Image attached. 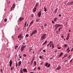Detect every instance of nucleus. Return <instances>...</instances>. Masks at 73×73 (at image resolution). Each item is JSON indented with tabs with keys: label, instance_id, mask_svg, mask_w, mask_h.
Segmentation results:
<instances>
[{
	"label": "nucleus",
	"instance_id": "nucleus-9",
	"mask_svg": "<svg viewBox=\"0 0 73 73\" xmlns=\"http://www.w3.org/2000/svg\"><path fill=\"white\" fill-rule=\"evenodd\" d=\"M36 9H37V7H35L33 10V12H35L36 11Z\"/></svg>",
	"mask_w": 73,
	"mask_h": 73
},
{
	"label": "nucleus",
	"instance_id": "nucleus-58",
	"mask_svg": "<svg viewBox=\"0 0 73 73\" xmlns=\"http://www.w3.org/2000/svg\"><path fill=\"white\" fill-rule=\"evenodd\" d=\"M12 67H11V70H12Z\"/></svg>",
	"mask_w": 73,
	"mask_h": 73
},
{
	"label": "nucleus",
	"instance_id": "nucleus-42",
	"mask_svg": "<svg viewBox=\"0 0 73 73\" xmlns=\"http://www.w3.org/2000/svg\"><path fill=\"white\" fill-rule=\"evenodd\" d=\"M5 22H7V19H4Z\"/></svg>",
	"mask_w": 73,
	"mask_h": 73
},
{
	"label": "nucleus",
	"instance_id": "nucleus-11",
	"mask_svg": "<svg viewBox=\"0 0 73 73\" xmlns=\"http://www.w3.org/2000/svg\"><path fill=\"white\" fill-rule=\"evenodd\" d=\"M23 71L24 72H27V70L26 68H23Z\"/></svg>",
	"mask_w": 73,
	"mask_h": 73
},
{
	"label": "nucleus",
	"instance_id": "nucleus-49",
	"mask_svg": "<svg viewBox=\"0 0 73 73\" xmlns=\"http://www.w3.org/2000/svg\"><path fill=\"white\" fill-rule=\"evenodd\" d=\"M47 25L45 23V24L44 25V26H45V27H46Z\"/></svg>",
	"mask_w": 73,
	"mask_h": 73
},
{
	"label": "nucleus",
	"instance_id": "nucleus-23",
	"mask_svg": "<svg viewBox=\"0 0 73 73\" xmlns=\"http://www.w3.org/2000/svg\"><path fill=\"white\" fill-rule=\"evenodd\" d=\"M9 63L10 64H12V61L11 60L10 61Z\"/></svg>",
	"mask_w": 73,
	"mask_h": 73
},
{
	"label": "nucleus",
	"instance_id": "nucleus-56",
	"mask_svg": "<svg viewBox=\"0 0 73 73\" xmlns=\"http://www.w3.org/2000/svg\"><path fill=\"white\" fill-rule=\"evenodd\" d=\"M21 57H22V56H20V57H19V58H21Z\"/></svg>",
	"mask_w": 73,
	"mask_h": 73
},
{
	"label": "nucleus",
	"instance_id": "nucleus-46",
	"mask_svg": "<svg viewBox=\"0 0 73 73\" xmlns=\"http://www.w3.org/2000/svg\"><path fill=\"white\" fill-rule=\"evenodd\" d=\"M52 24H54V22L53 21H52Z\"/></svg>",
	"mask_w": 73,
	"mask_h": 73
},
{
	"label": "nucleus",
	"instance_id": "nucleus-63",
	"mask_svg": "<svg viewBox=\"0 0 73 73\" xmlns=\"http://www.w3.org/2000/svg\"><path fill=\"white\" fill-rule=\"evenodd\" d=\"M73 1L72 2H71V4H73Z\"/></svg>",
	"mask_w": 73,
	"mask_h": 73
},
{
	"label": "nucleus",
	"instance_id": "nucleus-61",
	"mask_svg": "<svg viewBox=\"0 0 73 73\" xmlns=\"http://www.w3.org/2000/svg\"><path fill=\"white\" fill-rule=\"evenodd\" d=\"M3 71V70L2 69L1 70V72H2V71Z\"/></svg>",
	"mask_w": 73,
	"mask_h": 73
},
{
	"label": "nucleus",
	"instance_id": "nucleus-50",
	"mask_svg": "<svg viewBox=\"0 0 73 73\" xmlns=\"http://www.w3.org/2000/svg\"><path fill=\"white\" fill-rule=\"evenodd\" d=\"M72 61H73V59H72L70 61V62H72Z\"/></svg>",
	"mask_w": 73,
	"mask_h": 73
},
{
	"label": "nucleus",
	"instance_id": "nucleus-29",
	"mask_svg": "<svg viewBox=\"0 0 73 73\" xmlns=\"http://www.w3.org/2000/svg\"><path fill=\"white\" fill-rule=\"evenodd\" d=\"M33 20L30 23V25H32V24H33Z\"/></svg>",
	"mask_w": 73,
	"mask_h": 73
},
{
	"label": "nucleus",
	"instance_id": "nucleus-15",
	"mask_svg": "<svg viewBox=\"0 0 73 73\" xmlns=\"http://www.w3.org/2000/svg\"><path fill=\"white\" fill-rule=\"evenodd\" d=\"M47 43V40H46L43 43L42 45H45V44H46Z\"/></svg>",
	"mask_w": 73,
	"mask_h": 73
},
{
	"label": "nucleus",
	"instance_id": "nucleus-13",
	"mask_svg": "<svg viewBox=\"0 0 73 73\" xmlns=\"http://www.w3.org/2000/svg\"><path fill=\"white\" fill-rule=\"evenodd\" d=\"M44 11H45V12L47 11V9H46V8L45 7H44Z\"/></svg>",
	"mask_w": 73,
	"mask_h": 73
},
{
	"label": "nucleus",
	"instance_id": "nucleus-53",
	"mask_svg": "<svg viewBox=\"0 0 73 73\" xmlns=\"http://www.w3.org/2000/svg\"><path fill=\"white\" fill-rule=\"evenodd\" d=\"M18 66H19H19H21V64H18Z\"/></svg>",
	"mask_w": 73,
	"mask_h": 73
},
{
	"label": "nucleus",
	"instance_id": "nucleus-33",
	"mask_svg": "<svg viewBox=\"0 0 73 73\" xmlns=\"http://www.w3.org/2000/svg\"><path fill=\"white\" fill-rule=\"evenodd\" d=\"M64 57H67V56H68V55H67V54H66L64 55Z\"/></svg>",
	"mask_w": 73,
	"mask_h": 73
},
{
	"label": "nucleus",
	"instance_id": "nucleus-48",
	"mask_svg": "<svg viewBox=\"0 0 73 73\" xmlns=\"http://www.w3.org/2000/svg\"><path fill=\"white\" fill-rule=\"evenodd\" d=\"M61 37L62 38H63V39H64V36H61Z\"/></svg>",
	"mask_w": 73,
	"mask_h": 73
},
{
	"label": "nucleus",
	"instance_id": "nucleus-14",
	"mask_svg": "<svg viewBox=\"0 0 73 73\" xmlns=\"http://www.w3.org/2000/svg\"><path fill=\"white\" fill-rule=\"evenodd\" d=\"M37 30H35L33 32V33L34 34H36V33H37Z\"/></svg>",
	"mask_w": 73,
	"mask_h": 73
},
{
	"label": "nucleus",
	"instance_id": "nucleus-28",
	"mask_svg": "<svg viewBox=\"0 0 73 73\" xmlns=\"http://www.w3.org/2000/svg\"><path fill=\"white\" fill-rule=\"evenodd\" d=\"M52 49H53V48H54L55 47V46H54V44H53L52 45Z\"/></svg>",
	"mask_w": 73,
	"mask_h": 73
},
{
	"label": "nucleus",
	"instance_id": "nucleus-44",
	"mask_svg": "<svg viewBox=\"0 0 73 73\" xmlns=\"http://www.w3.org/2000/svg\"><path fill=\"white\" fill-rule=\"evenodd\" d=\"M38 69L39 70H40V67H38Z\"/></svg>",
	"mask_w": 73,
	"mask_h": 73
},
{
	"label": "nucleus",
	"instance_id": "nucleus-43",
	"mask_svg": "<svg viewBox=\"0 0 73 73\" xmlns=\"http://www.w3.org/2000/svg\"><path fill=\"white\" fill-rule=\"evenodd\" d=\"M69 49H70V48L69 47H68L66 51H67V50H69Z\"/></svg>",
	"mask_w": 73,
	"mask_h": 73
},
{
	"label": "nucleus",
	"instance_id": "nucleus-54",
	"mask_svg": "<svg viewBox=\"0 0 73 73\" xmlns=\"http://www.w3.org/2000/svg\"><path fill=\"white\" fill-rule=\"evenodd\" d=\"M49 43L47 45V47H48V46H49Z\"/></svg>",
	"mask_w": 73,
	"mask_h": 73
},
{
	"label": "nucleus",
	"instance_id": "nucleus-45",
	"mask_svg": "<svg viewBox=\"0 0 73 73\" xmlns=\"http://www.w3.org/2000/svg\"><path fill=\"white\" fill-rule=\"evenodd\" d=\"M61 29H60V28H59L58 29V31H59V32H60V31Z\"/></svg>",
	"mask_w": 73,
	"mask_h": 73
},
{
	"label": "nucleus",
	"instance_id": "nucleus-47",
	"mask_svg": "<svg viewBox=\"0 0 73 73\" xmlns=\"http://www.w3.org/2000/svg\"><path fill=\"white\" fill-rule=\"evenodd\" d=\"M41 50H42V48H40L39 50V52H41Z\"/></svg>",
	"mask_w": 73,
	"mask_h": 73
},
{
	"label": "nucleus",
	"instance_id": "nucleus-22",
	"mask_svg": "<svg viewBox=\"0 0 73 73\" xmlns=\"http://www.w3.org/2000/svg\"><path fill=\"white\" fill-rule=\"evenodd\" d=\"M64 46L65 48H66V47H67V46H68V45L66 44H64Z\"/></svg>",
	"mask_w": 73,
	"mask_h": 73
},
{
	"label": "nucleus",
	"instance_id": "nucleus-57",
	"mask_svg": "<svg viewBox=\"0 0 73 73\" xmlns=\"http://www.w3.org/2000/svg\"><path fill=\"white\" fill-rule=\"evenodd\" d=\"M65 57H64H64H62V59H63V58H65Z\"/></svg>",
	"mask_w": 73,
	"mask_h": 73
},
{
	"label": "nucleus",
	"instance_id": "nucleus-19",
	"mask_svg": "<svg viewBox=\"0 0 73 73\" xmlns=\"http://www.w3.org/2000/svg\"><path fill=\"white\" fill-rule=\"evenodd\" d=\"M57 10H58V9L57 8H56L55 9V13H57Z\"/></svg>",
	"mask_w": 73,
	"mask_h": 73
},
{
	"label": "nucleus",
	"instance_id": "nucleus-20",
	"mask_svg": "<svg viewBox=\"0 0 73 73\" xmlns=\"http://www.w3.org/2000/svg\"><path fill=\"white\" fill-rule=\"evenodd\" d=\"M62 54H63V52H62L60 54V56H59V57H60L62 55Z\"/></svg>",
	"mask_w": 73,
	"mask_h": 73
},
{
	"label": "nucleus",
	"instance_id": "nucleus-34",
	"mask_svg": "<svg viewBox=\"0 0 73 73\" xmlns=\"http://www.w3.org/2000/svg\"><path fill=\"white\" fill-rule=\"evenodd\" d=\"M41 28L42 29V30H44V27H43V26H42L41 27Z\"/></svg>",
	"mask_w": 73,
	"mask_h": 73
},
{
	"label": "nucleus",
	"instance_id": "nucleus-17",
	"mask_svg": "<svg viewBox=\"0 0 73 73\" xmlns=\"http://www.w3.org/2000/svg\"><path fill=\"white\" fill-rule=\"evenodd\" d=\"M35 56H33V58L32 60V61H34V60H35Z\"/></svg>",
	"mask_w": 73,
	"mask_h": 73
},
{
	"label": "nucleus",
	"instance_id": "nucleus-12",
	"mask_svg": "<svg viewBox=\"0 0 73 73\" xmlns=\"http://www.w3.org/2000/svg\"><path fill=\"white\" fill-rule=\"evenodd\" d=\"M57 70H60L61 69V66H58L57 68H56Z\"/></svg>",
	"mask_w": 73,
	"mask_h": 73
},
{
	"label": "nucleus",
	"instance_id": "nucleus-2",
	"mask_svg": "<svg viewBox=\"0 0 73 73\" xmlns=\"http://www.w3.org/2000/svg\"><path fill=\"white\" fill-rule=\"evenodd\" d=\"M44 65L45 66H47V68H49V67L51 65L50 64H49L48 63L46 62L45 63Z\"/></svg>",
	"mask_w": 73,
	"mask_h": 73
},
{
	"label": "nucleus",
	"instance_id": "nucleus-51",
	"mask_svg": "<svg viewBox=\"0 0 73 73\" xmlns=\"http://www.w3.org/2000/svg\"><path fill=\"white\" fill-rule=\"evenodd\" d=\"M58 49H61V47H58Z\"/></svg>",
	"mask_w": 73,
	"mask_h": 73
},
{
	"label": "nucleus",
	"instance_id": "nucleus-59",
	"mask_svg": "<svg viewBox=\"0 0 73 73\" xmlns=\"http://www.w3.org/2000/svg\"><path fill=\"white\" fill-rule=\"evenodd\" d=\"M41 65H42V62L41 63H40Z\"/></svg>",
	"mask_w": 73,
	"mask_h": 73
},
{
	"label": "nucleus",
	"instance_id": "nucleus-64",
	"mask_svg": "<svg viewBox=\"0 0 73 73\" xmlns=\"http://www.w3.org/2000/svg\"><path fill=\"white\" fill-rule=\"evenodd\" d=\"M70 52V50H69L68 51H67V52Z\"/></svg>",
	"mask_w": 73,
	"mask_h": 73
},
{
	"label": "nucleus",
	"instance_id": "nucleus-5",
	"mask_svg": "<svg viewBox=\"0 0 73 73\" xmlns=\"http://www.w3.org/2000/svg\"><path fill=\"white\" fill-rule=\"evenodd\" d=\"M41 10L38 13V17H40L41 16Z\"/></svg>",
	"mask_w": 73,
	"mask_h": 73
},
{
	"label": "nucleus",
	"instance_id": "nucleus-6",
	"mask_svg": "<svg viewBox=\"0 0 73 73\" xmlns=\"http://www.w3.org/2000/svg\"><path fill=\"white\" fill-rule=\"evenodd\" d=\"M69 37H70V34H69V33L67 35V38H66V40H69Z\"/></svg>",
	"mask_w": 73,
	"mask_h": 73
},
{
	"label": "nucleus",
	"instance_id": "nucleus-8",
	"mask_svg": "<svg viewBox=\"0 0 73 73\" xmlns=\"http://www.w3.org/2000/svg\"><path fill=\"white\" fill-rule=\"evenodd\" d=\"M24 19V18L21 17L19 19V21H22V20H23Z\"/></svg>",
	"mask_w": 73,
	"mask_h": 73
},
{
	"label": "nucleus",
	"instance_id": "nucleus-7",
	"mask_svg": "<svg viewBox=\"0 0 73 73\" xmlns=\"http://www.w3.org/2000/svg\"><path fill=\"white\" fill-rule=\"evenodd\" d=\"M49 44L50 45V47H52V45L53 44V42H52V41L50 42L49 43Z\"/></svg>",
	"mask_w": 73,
	"mask_h": 73
},
{
	"label": "nucleus",
	"instance_id": "nucleus-62",
	"mask_svg": "<svg viewBox=\"0 0 73 73\" xmlns=\"http://www.w3.org/2000/svg\"><path fill=\"white\" fill-rule=\"evenodd\" d=\"M11 65H12V64H9V66H10L11 67Z\"/></svg>",
	"mask_w": 73,
	"mask_h": 73
},
{
	"label": "nucleus",
	"instance_id": "nucleus-1",
	"mask_svg": "<svg viewBox=\"0 0 73 73\" xmlns=\"http://www.w3.org/2000/svg\"><path fill=\"white\" fill-rule=\"evenodd\" d=\"M46 38V34H44L41 37L40 40L41 41H42L43 40H45Z\"/></svg>",
	"mask_w": 73,
	"mask_h": 73
},
{
	"label": "nucleus",
	"instance_id": "nucleus-24",
	"mask_svg": "<svg viewBox=\"0 0 73 73\" xmlns=\"http://www.w3.org/2000/svg\"><path fill=\"white\" fill-rule=\"evenodd\" d=\"M34 63V66H36V61H35Z\"/></svg>",
	"mask_w": 73,
	"mask_h": 73
},
{
	"label": "nucleus",
	"instance_id": "nucleus-39",
	"mask_svg": "<svg viewBox=\"0 0 73 73\" xmlns=\"http://www.w3.org/2000/svg\"><path fill=\"white\" fill-rule=\"evenodd\" d=\"M36 68H37V67H35V68H34V69L33 70H34H34H36Z\"/></svg>",
	"mask_w": 73,
	"mask_h": 73
},
{
	"label": "nucleus",
	"instance_id": "nucleus-35",
	"mask_svg": "<svg viewBox=\"0 0 73 73\" xmlns=\"http://www.w3.org/2000/svg\"><path fill=\"white\" fill-rule=\"evenodd\" d=\"M34 34L33 33V32H32V33H31V36H32V35H33Z\"/></svg>",
	"mask_w": 73,
	"mask_h": 73
},
{
	"label": "nucleus",
	"instance_id": "nucleus-21",
	"mask_svg": "<svg viewBox=\"0 0 73 73\" xmlns=\"http://www.w3.org/2000/svg\"><path fill=\"white\" fill-rule=\"evenodd\" d=\"M36 22H39V21H40V19H38L36 20Z\"/></svg>",
	"mask_w": 73,
	"mask_h": 73
},
{
	"label": "nucleus",
	"instance_id": "nucleus-18",
	"mask_svg": "<svg viewBox=\"0 0 73 73\" xmlns=\"http://www.w3.org/2000/svg\"><path fill=\"white\" fill-rule=\"evenodd\" d=\"M57 20V18H55L54 19V21H55V22H56V21Z\"/></svg>",
	"mask_w": 73,
	"mask_h": 73
},
{
	"label": "nucleus",
	"instance_id": "nucleus-60",
	"mask_svg": "<svg viewBox=\"0 0 73 73\" xmlns=\"http://www.w3.org/2000/svg\"><path fill=\"white\" fill-rule=\"evenodd\" d=\"M12 69L13 70V69H14V67H12Z\"/></svg>",
	"mask_w": 73,
	"mask_h": 73
},
{
	"label": "nucleus",
	"instance_id": "nucleus-31",
	"mask_svg": "<svg viewBox=\"0 0 73 73\" xmlns=\"http://www.w3.org/2000/svg\"><path fill=\"white\" fill-rule=\"evenodd\" d=\"M29 36V34H27L26 35L25 37H28Z\"/></svg>",
	"mask_w": 73,
	"mask_h": 73
},
{
	"label": "nucleus",
	"instance_id": "nucleus-3",
	"mask_svg": "<svg viewBox=\"0 0 73 73\" xmlns=\"http://www.w3.org/2000/svg\"><path fill=\"white\" fill-rule=\"evenodd\" d=\"M25 46H26V45H23L22 46L21 48V51H23V50H24V48H25Z\"/></svg>",
	"mask_w": 73,
	"mask_h": 73
},
{
	"label": "nucleus",
	"instance_id": "nucleus-16",
	"mask_svg": "<svg viewBox=\"0 0 73 73\" xmlns=\"http://www.w3.org/2000/svg\"><path fill=\"white\" fill-rule=\"evenodd\" d=\"M55 27H56L58 28V27H59L58 24H55L54 26Z\"/></svg>",
	"mask_w": 73,
	"mask_h": 73
},
{
	"label": "nucleus",
	"instance_id": "nucleus-30",
	"mask_svg": "<svg viewBox=\"0 0 73 73\" xmlns=\"http://www.w3.org/2000/svg\"><path fill=\"white\" fill-rule=\"evenodd\" d=\"M58 29V28L56 27H55V29H54V31H56V30H57Z\"/></svg>",
	"mask_w": 73,
	"mask_h": 73
},
{
	"label": "nucleus",
	"instance_id": "nucleus-52",
	"mask_svg": "<svg viewBox=\"0 0 73 73\" xmlns=\"http://www.w3.org/2000/svg\"><path fill=\"white\" fill-rule=\"evenodd\" d=\"M43 52H46V50H43Z\"/></svg>",
	"mask_w": 73,
	"mask_h": 73
},
{
	"label": "nucleus",
	"instance_id": "nucleus-10",
	"mask_svg": "<svg viewBox=\"0 0 73 73\" xmlns=\"http://www.w3.org/2000/svg\"><path fill=\"white\" fill-rule=\"evenodd\" d=\"M39 5V3L38 2H37L35 5V7L37 8Z\"/></svg>",
	"mask_w": 73,
	"mask_h": 73
},
{
	"label": "nucleus",
	"instance_id": "nucleus-55",
	"mask_svg": "<svg viewBox=\"0 0 73 73\" xmlns=\"http://www.w3.org/2000/svg\"><path fill=\"white\" fill-rule=\"evenodd\" d=\"M61 14H59V17H61Z\"/></svg>",
	"mask_w": 73,
	"mask_h": 73
},
{
	"label": "nucleus",
	"instance_id": "nucleus-27",
	"mask_svg": "<svg viewBox=\"0 0 73 73\" xmlns=\"http://www.w3.org/2000/svg\"><path fill=\"white\" fill-rule=\"evenodd\" d=\"M18 64H19L20 65H21V61H20L18 63Z\"/></svg>",
	"mask_w": 73,
	"mask_h": 73
},
{
	"label": "nucleus",
	"instance_id": "nucleus-36",
	"mask_svg": "<svg viewBox=\"0 0 73 73\" xmlns=\"http://www.w3.org/2000/svg\"><path fill=\"white\" fill-rule=\"evenodd\" d=\"M31 17H32L33 18L34 17V15L33 14H32L31 15Z\"/></svg>",
	"mask_w": 73,
	"mask_h": 73
},
{
	"label": "nucleus",
	"instance_id": "nucleus-32",
	"mask_svg": "<svg viewBox=\"0 0 73 73\" xmlns=\"http://www.w3.org/2000/svg\"><path fill=\"white\" fill-rule=\"evenodd\" d=\"M39 58H40V59H42V56H39Z\"/></svg>",
	"mask_w": 73,
	"mask_h": 73
},
{
	"label": "nucleus",
	"instance_id": "nucleus-25",
	"mask_svg": "<svg viewBox=\"0 0 73 73\" xmlns=\"http://www.w3.org/2000/svg\"><path fill=\"white\" fill-rule=\"evenodd\" d=\"M15 3H14L12 6V7L13 8H15Z\"/></svg>",
	"mask_w": 73,
	"mask_h": 73
},
{
	"label": "nucleus",
	"instance_id": "nucleus-41",
	"mask_svg": "<svg viewBox=\"0 0 73 73\" xmlns=\"http://www.w3.org/2000/svg\"><path fill=\"white\" fill-rule=\"evenodd\" d=\"M58 26H59V27H63V25H60L59 24H58Z\"/></svg>",
	"mask_w": 73,
	"mask_h": 73
},
{
	"label": "nucleus",
	"instance_id": "nucleus-38",
	"mask_svg": "<svg viewBox=\"0 0 73 73\" xmlns=\"http://www.w3.org/2000/svg\"><path fill=\"white\" fill-rule=\"evenodd\" d=\"M26 25H27V24L25 23V25H24V27H25H25H26Z\"/></svg>",
	"mask_w": 73,
	"mask_h": 73
},
{
	"label": "nucleus",
	"instance_id": "nucleus-26",
	"mask_svg": "<svg viewBox=\"0 0 73 73\" xmlns=\"http://www.w3.org/2000/svg\"><path fill=\"white\" fill-rule=\"evenodd\" d=\"M33 60H31V65H32V64H33Z\"/></svg>",
	"mask_w": 73,
	"mask_h": 73
},
{
	"label": "nucleus",
	"instance_id": "nucleus-4",
	"mask_svg": "<svg viewBox=\"0 0 73 73\" xmlns=\"http://www.w3.org/2000/svg\"><path fill=\"white\" fill-rule=\"evenodd\" d=\"M22 33H21L18 36V38H21V39H22L23 38V36H22Z\"/></svg>",
	"mask_w": 73,
	"mask_h": 73
},
{
	"label": "nucleus",
	"instance_id": "nucleus-40",
	"mask_svg": "<svg viewBox=\"0 0 73 73\" xmlns=\"http://www.w3.org/2000/svg\"><path fill=\"white\" fill-rule=\"evenodd\" d=\"M18 47H19V46H18V45H17L15 46V47L17 48H18Z\"/></svg>",
	"mask_w": 73,
	"mask_h": 73
},
{
	"label": "nucleus",
	"instance_id": "nucleus-37",
	"mask_svg": "<svg viewBox=\"0 0 73 73\" xmlns=\"http://www.w3.org/2000/svg\"><path fill=\"white\" fill-rule=\"evenodd\" d=\"M23 56L24 57H27V55L26 54H23Z\"/></svg>",
	"mask_w": 73,
	"mask_h": 73
}]
</instances>
